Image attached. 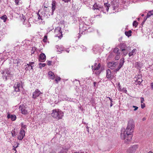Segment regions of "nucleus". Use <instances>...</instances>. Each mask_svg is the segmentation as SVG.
Returning <instances> with one entry per match:
<instances>
[{
    "label": "nucleus",
    "instance_id": "37",
    "mask_svg": "<svg viewBox=\"0 0 153 153\" xmlns=\"http://www.w3.org/2000/svg\"><path fill=\"white\" fill-rule=\"evenodd\" d=\"M25 26L27 27H30L31 25L29 22L27 21L26 24Z\"/></svg>",
    "mask_w": 153,
    "mask_h": 153
},
{
    "label": "nucleus",
    "instance_id": "1",
    "mask_svg": "<svg viewBox=\"0 0 153 153\" xmlns=\"http://www.w3.org/2000/svg\"><path fill=\"white\" fill-rule=\"evenodd\" d=\"M134 123L132 120H129L127 128L123 133L121 134V137L124 140L125 143H128L131 140L133 135Z\"/></svg>",
    "mask_w": 153,
    "mask_h": 153
},
{
    "label": "nucleus",
    "instance_id": "51",
    "mask_svg": "<svg viewBox=\"0 0 153 153\" xmlns=\"http://www.w3.org/2000/svg\"><path fill=\"white\" fill-rule=\"evenodd\" d=\"M113 101L112 100H111L110 101V107H111L112 106L113 104H112Z\"/></svg>",
    "mask_w": 153,
    "mask_h": 153
},
{
    "label": "nucleus",
    "instance_id": "2",
    "mask_svg": "<svg viewBox=\"0 0 153 153\" xmlns=\"http://www.w3.org/2000/svg\"><path fill=\"white\" fill-rule=\"evenodd\" d=\"M51 116L57 120L61 119L64 116V113L61 110L55 109L52 111Z\"/></svg>",
    "mask_w": 153,
    "mask_h": 153
},
{
    "label": "nucleus",
    "instance_id": "30",
    "mask_svg": "<svg viewBox=\"0 0 153 153\" xmlns=\"http://www.w3.org/2000/svg\"><path fill=\"white\" fill-rule=\"evenodd\" d=\"M14 62H15V63H16L17 64V66H19V64L20 63V60H19V59H16L15 60V62L14 61Z\"/></svg>",
    "mask_w": 153,
    "mask_h": 153
},
{
    "label": "nucleus",
    "instance_id": "28",
    "mask_svg": "<svg viewBox=\"0 0 153 153\" xmlns=\"http://www.w3.org/2000/svg\"><path fill=\"white\" fill-rule=\"evenodd\" d=\"M39 68H40V69H42V68L45 67L46 65V64L45 63H40L39 64Z\"/></svg>",
    "mask_w": 153,
    "mask_h": 153
},
{
    "label": "nucleus",
    "instance_id": "60",
    "mask_svg": "<svg viewBox=\"0 0 153 153\" xmlns=\"http://www.w3.org/2000/svg\"><path fill=\"white\" fill-rule=\"evenodd\" d=\"M96 82H94V87H95L96 86Z\"/></svg>",
    "mask_w": 153,
    "mask_h": 153
},
{
    "label": "nucleus",
    "instance_id": "16",
    "mask_svg": "<svg viewBox=\"0 0 153 153\" xmlns=\"http://www.w3.org/2000/svg\"><path fill=\"white\" fill-rule=\"evenodd\" d=\"M56 2L55 1H53L52 3V14L53 12L55 10L56 8Z\"/></svg>",
    "mask_w": 153,
    "mask_h": 153
},
{
    "label": "nucleus",
    "instance_id": "22",
    "mask_svg": "<svg viewBox=\"0 0 153 153\" xmlns=\"http://www.w3.org/2000/svg\"><path fill=\"white\" fill-rule=\"evenodd\" d=\"M141 76H138V78L136 80L137 82H139V84H140L143 81L142 79L140 78Z\"/></svg>",
    "mask_w": 153,
    "mask_h": 153
},
{
    "label": "nucleus",
    "instance_id": "46",
    "mask_svg": "<svg viewBox=\"0 0 153 153\" xmlns=\"http://www.w3.org/2000/svg\"><path fill=\"white\" fill-rule=\"evenodd\" d=\"M152 15H151L150 13H149V12L147 14V15L146 16L147 18H148L150 17Z\"/></svg>",
    "mask_w": 153,
    "mask_h": 153
},
{
    "label": "nucleus",
    "instance_id": "64",
    "mask_svg": "<svg viewBox=\"0 0 153 153\" xmlns=\"http://www.w3.org/2000/svg\"><path fill=\"white\" fill-rule=\"evenodd\" d=\"M145 118H143V120H145Z\"/></svg>",
    "mask_w": 153,
    "mask_h": 153
},
{
    "label": "nucleus",
    "instance_id": "8",
    "mask_svg": "<svg viewBox=\"0 0 153 153\" xmlns=\"http://www.w3.org/2000/svg\"><path fill=\"white\" fill-rule=\"evenodd\" d=\"M46 59V56L45 54L43 53H42L40 54L39 60V61L41 62H44Z\"/></svg>",
    "mask_w": 153,
    "mask_h": 153
},
{
    "label": "nucleus",
    "instance_id": "63",
    "mask_svg": "<svg viewBox=\"0 0 153 153\" xmlns=\"http://www.w3.org/2000/svg\"><path fill=\"white\" fill-rule=\"evenodd\" d=\"M25 20H24V21L23 22V24L25 25Z\"/></svg>",
    "mask_w": 153,
    "mask_h": 153
},
{
    "label": "nucleus",
    "instance_id": "14",
    "mask_svg": "<svg viewBox=\"0 0 153 153\" xmlns=\"http://www.w3.org/2000/svg\"><path fill=\"white\" fill-rule=\"evenodd\" d=\"M100 67V63L97 65V63H95L94 66H92V68L93 71L95 70H98L99 69Z\"/></svg>",
    "mask_w": 153,
    "mask_h": 153
},
{
    "label": "nucleus",
    "instance_id": "19",
    "mask_svg": "<svg viewBox=\"0 0 153 153\" xmlns=\"http://www.w3.org/2000/svg\"><path fill=\"white\" fill-rule=\"evenodd\" d=\"M137 51L136 49H134L131 52H129L128 53V55L129 57H131V56L135 55Z\"/></svg>",
    "mask_w": 153,
    "mask_h": 153
},
{
    "label": "nucleus",
    "instance_id": "5",
    "mask_svg": "<svg viewBox=\"0 0 153 153\" xmlns=\"http://www.w3.org/2000/svg\"><path fill=\"white\" fill-rule=\"evenodd\" d=\"M138 148V146L135 145L131 146L127 149V153H134Z\"/></svg>",
    "mask_w": 153,
    "mask_h": 153
},
{
    "label": "nucleus",
    "instance_id": "29",
    "mask_svg": "<svg viewBox=\"0 0 153 153\" xmlns=\"http://www.w3.org/2000/svg\"><path fill=\"white\" fill-rule=\"evenodd\" d=\"M19 134L22 135L23 136H25V131L23 129H21L19 133Z\"/></svg>",
    "mask_w": 153,
    "mask_h": 153
},
{
    "label": "nucleus",
    "instance_id": "59",
    "mask_svg": "<svg viewBox=\"0 0 153 153\" xmlns=\"http://www.w3.org/2000/svg\"><path fill=\"white\" fill-rule=\"evenodd\" d=\"M107 98H108L109 100L111 101V100H112L111 98L110 97H107Z\"/></svg>",
    "mask_w": 153,
    "mask_h": 153
},
{
    "label": "nucleus",
    "instance_id": "49",
    "mask_svg": "<svg viewBox=\"0 0 153 153\" xmlns=\"http://www.w3.org/2000/svg\"><path fill=\"white\" fill-rule=\"evenodd\" d=\"M18 146V145H17L15 147L14 146H13V150H14V151H15V153H16V149Z\"/></svg>",
    "mask_w": 153,
    "mask_h": 153
},
{
    "label": "nucleus",
    "instance_id": "33",
    "mask_svg": "<svg viewBox=\"0 0 153 153\" xmlns=\"http://www.w3.org/2000/svg\"><path fill=\"white\" fill-rule=\"evenodd\" d=\"M138 25V23L136 21H134L133 23V26H134L135 27H136Z\"/></svg>",
    "mask_w": 153,
    "mask_h": 153
},
{
    "label": "nucleus",
    "instance_id": "56",
    "mask_svg": "<svg viewBox=\"0 0 153 153\" xmlns=\"http://www.w3.org/2000/svg\"><path fill=\"white\" fill-rule=\"evenodd\" d=\"M147 17L146 18V17H145L144 18V22H145L146 21V20L147 19Z\"/></svg>",
    "mask_w": 153,
    "mask_h": 153
},
{
    "label": "nucleus",
    "instance_id": "39",
    "mask_svg": "<svg viewBox=\"0 0 153 153\" xmlns=\"http://www.w3.org/2000/svg\"><path fill=\"white\" fill-rule=\"evenodd\" d=\"M119 54L120 53H119V54H118L115 57V59L116 60H118L120 58Z\"/></svg>",
    "mask_w": 153,
    "mask_h": 153
},
{
    "label": "nucleus",
    "instance_id": "48",
    "mask_svg": "<svg viewBox=\"0 0 153 153\" xmlns=\"http://www.w3.org/2000/svg\"><path fill=\"white\" fill-rule=\"evenodd\" d=\"M47 62V64L48 65H51L52 61H48Z\"/></svg>",
    "mask_w": 153,
    "mask_h": 153
},
{
    "label": "nucleus",
    "instance_id": "32",
    "mask_svg": "<svg viewBox=\"0 0 153 153\" xmlns=\"http://www.w3.org/2000/svg\"><path fill=\"white\" fill-rule=\"evenodd\" d=\"M24 136H23L22 135L19 134L18 137L17 138L19 140H21L23 138Z\"/></svg>",
    "mask_w": 153,
    "mask_h": 153
},
{
    "label": "nucleus",
    "instance_id": "44",
    "mask_svg": "<svg viewBox=\"0 0 153 153\" xmlns=\"http://www.w3.org/2000/svg\"><path fill=\"white\" fill-rule=\"evenodd\" d=\"M62 1L65 3H68L70 2L71 0H62Z\"/></svg>",
    "mask_w": 153,
    "mask_h": 153
},
{
    "label": "nucleus",
    "instance_id": "40",
    "mask_svg": "<svg viewBox=\"0 0 153 153\" xmlns=\"http://www.w3.org/2000/svg\"><path fill=\"white\" fill-rule=\"evenodd\" d=\"M60 79L61 78L59 77L56 78L55 79V81L56 82V83H58V81H60Z\"/></svg>",
    "mask_w": 153,
    "mask_h": 153
},
{
    "label": "nucleus",
    "instance_id": "23",
    "mask_svg": "<svg viewBox=\"0 0 153 153\" xmlns=\"http://www.w3.org/2000/svg\"><path fill=\"white\" fill-rule=\"evenodd\" d=\"M131 30H129L128 31H126L125 32V35L128 36V37L131 36Z\"/></svg>",
    "mask_w": 153,
    "mask_h": 153
},
{
    "label": "nucleus",
    "instance_id": "41",
    "mask_svg": "<svg viewBox=\"0 0 153 153\" xmlns=\"http://www.w3.org/2000/svg\"><path fill=\"white\" fill-rule=\"evenodd\" d=\"M123 55L125 56H126L128 53V52L126 50L125 51H123Z\"/></svg>",
    "mask_w": 153,
    "mask_h": 153
},
{
    "label": "nucleus",
    "instance_id": "7",
    "mask_svg": "<svg viewBox=\"0 0 153 153\" xmlns=\"http://www.w3.org/2000/svg\"><path fill=\"white\" fill-rule=\"evenodd\" d=\"M41 93L40 91L38 89H36L35 91L33 93V98L36 99V98L39 97L40 94Z\"/></svg>",
    "mask_w": 153,
    "mask_h": 153
},
{
    "label": "nucleus",
    "instance_id": "38",
    "mask_svg": "<svg viewBox=\"0 0 153 153\" xmlns=\"http://www.w3.org/2000/svg\"><path fill=\"white\" fill-rule=\"evenodd\" d=\"M47 36L45 35L44 37V38L43 39V41L44 42H47Z\"/></svg>",
    "mask_w": 153,
    "mask_h": 153
},
{
    "label": "nucleus",
    "instance_id": "24",
    "mask_svg": "<svg viewBox=\"0 0 153 153\" xmlns=\"http://www.w3.org/2000/svg\"><path fill=\"white\" fill-rule=\"evenodd\" d=\"M124 59L123 58H122L120 59L119 65H120L122 67V66L123 65L124 63Z\"/></svg>",
    "mask_w": 153,
    "mask_h": 153
},
{
    "label": "nucleus",
    "instance_id": "6",
    "mask_svg": "<svg viewBox=\"0 0 153 153\" xmlns=\"http://www.w3.org/2000/svg\"><path fill=\"white\" fill-rule=\"evenodd\" d=\"M21 86V84L19 82H16L14 85L13 88L15 91L16 92L20 91V88Z\"/></svg>",
    "mask_w": 153,
    "mask_h": 153
},
{
    "label": "nucleus",
    "instance_id": "21",
    "mask_svg": "<svg viewBox=\"0 0 153 153\" xmlns=\"http://www.w3.org/2000/svg\"><path fill=\"white\" fill-rule=\"evenodd\" d=\"M48 74L51 79H53L54 77V75L53 72L51 71H50L48 72Z\"/></svg>",
    "mask_w": 153,
    "mask_h": 153
},
{
    "label": "nucleus",
    "instance_id": "3",
    "mask_svg": "<svg viewBox=\"0 0 153 153\" xmlns=\"http://www.w3.org/2000/svg\"><path fill=\"white\" fill-rule=\"evenodd\" d=\"M89 28V26L85 24L81 23L79 25V33L82 34H85L84 31H86Z\"/></svg>",
    "mask_w": 153,
    "mask_h": 153
},
{
    "label": "nucleus",
    "instance_id": "54",
    "mask_svg": "<svg viewBox=\"0 0 153 153\" xmlns=\"http://www.w3.org/2000/svg\"><path fill=\"white\" fill-rule=\"evenodd\" d=\"M59 153H66L64 150H61Z\"/></svg>",
    "mask_w": 153,
    "mask_h": 153
},
{
    "label": "nucleus",
    "instance_id": "43",
    "mask_svg": "<svg viewBox=\"0 0 153 153\" xmlns=\"http://www.w3.org/2000/svg\"><path fill=\"white\" fill-rule=\"evenodd\" d=\"M122 67L121 66L119 65L118 67L116 69V71H118Z\"/></svg>",
    "mask_w": 153,
    "mask_h": 153
},
{
    "label": "nucleus",
    "instance_id": "57",
    "mask_svg": "<svg viewBox=\"0 0 153 153\" xmlns=\"http://www.w3.org/2000/svg\"><path fill=\"white\" fill-rule=\"evenodd\" d=\"M100 72H95V74H99Z\"/></svg>",
    "mask_w": 153,
    "mask_h": 153
},
{
    "label": "nucleus",
    "instance_id": "13",
    "mask_svg": "<svg viewBox=\"0 0 153 153\" xmlns=\"http://www.w3.org/2000/svg\"><path fill=\"white\" fill-rule=\"evenodd\" d=\"M34 63L33 62H29L27 64V67H26V69H27V70H28L33 69V67L34 66Z\"/></svg>",
    "mask_w": 153,
    "mask_h": 153
},
{
    "label": "nucleus",
    "instance_id": "61",
    "mask_svg": "<svg viewBox=\"0 0 153 153\" xmlns=\"http://www.w3.org/2000/svg\"><path fill=\"white\" fill-rule=\"evenodd\" d=\"M148 153H153V152L151 151H149L148 152Z\"/></svg>",
    "mask_w": 153,
    "mask_h": 153
},
{
    "label": "nucleus",
    "instance_id": "17",
    "mask_svg": "<svg viewBox=\"0 0 153 153\" xmlns=\"http://www.w3.org/2000/svg\"><path fill=\"white\" fill-rule=\"evenodd\" d=\"M7 117L8 119L11 118L12 121H14L16 119V116L15 115H10V114H8Z\"/></svg>",
    "mask_w": 153,
    "mask_h": 153
},
{
    "label": "nucleus",
    "instance_id": "18",
    "mask_svg": "<svg viewBox=\"0 0 153 153\" xmlns=\"http://www.w3.org/2000/svg\"><path fill=\"white\" fill-rule=\"evenodd\" d=\"M120 48L122 51H125L126 48V45L125 44H121L120 45Z\"/></svg>",
    "mask_w": 153,
    "mask_h": 153
},
{
    "label": "nucleus",
    "instance_id": "20",
    "mask_svg": "<svg viewBox=\"0 0 153 153\" xmlns=\"http://www.w3.org/2000/svg\"><path fill=\"white\" fill-rule=\"evenodd\" d=\"M56 48L58 50V51L60 52L64 50V48L61 45L60 46H56Z\"/></svg>",
    "mask_w": 153,
    "mask_h": 153
},
{
    "label": "nucleus",
    "instance_id": "10",
    "mask_svg": "<svg viewBox=\"0 0 153 153\" xmlns=\"http://www.w3.org/2000/svg\"><path fill=\"white\" fill-rule=\"evenodd\" d=\"M117 64V62H109L108 64V67L111 69H114L116 67V66Z\"/></svg>",
    "mask_w": 153,
    "mask_h": 153
},
{
    "label": "nucleus",
    "instance_id": "47",
    "mask_svg": "<svg viewBox=\"0 0 153 153\" xmlns=\"http://www.w3.org/2000/svg\"><path fill=\"white\" fill-rule=\"evenodd\" d=\"M141 103L142 104L143 103V102L144 101V98L143 97H141L140 98Z\"/></svg>",
    "mask_w": 153,
    "mask_h": 153
},
{
    "label": "nucleus",
    "instance_id": "52",
    "mask_svg": "<svg viewBox=\"0 0 153 153\" xmlns=\"http://www.w3.org/2000/svg\"><path fill=\"white\" fill-rule=\"evenodd\" d=\"M38 15L39 16V17H38V19H39V20H40V19H41L42 20V19L41 17L40 16V15L39 14H38Z\"/></svg>",
    "mask_w": 153,
    "mask_h": 153
},
{
    "label": "nucleus",
    "instance_id": "36",
    "mask_svg": "<svg viewBox=\"0 0 153 153\" xmlns=\"http://www.w3.org/2000/svg\"><path fill=\"white\" fill-rule=\"evenodd\" d=\"M114 53H117V54H118V52L119 51L118 48H115L114 49Z\"/></svg>",
    "mask_w": 153,
    "mask_h": 153
},
{
    "label": "nucleus",
    "instance_id": "34",
    "mask_svg": "<svg viewBox=\"0 0 153 153\" xmlns=\"http://www.w3.org/2000/svg\"><path fill=\"white\" fill-rule=\"evenodd\" d=\"M11 134L12 136L13 137H14L15 136H16V132L15 131V129H14L13 130L12 132H11Z\"/></svg>",
    "mask_w": 153,
    "mask_h": 153
},
{
    "label": "nucleus",
    "instance_id": "9",
    "mask_svg": "<svg viewBox=\"0 0 153 153\" xmlns=\"http://www.w3.org/2000/svg\"><path fill=\"white\" fill-rule=\"evenodd\" d=\"M19 109L21 111V112L22 114L25 115L28 113L26 109V108L25 106L23 105H21L19 106Z\"/></svg>",
    "mask_w": 153,
    "mask_h": 153
},
{
    "label": "nucleus",
    "instance_id": "27",
    "mask_svg": "<svg viewBox=\"0 0 153 153\" xmlns=\"http://www.w3.org/2000/svg\"><path fill=\"white\" fill-rule=\"evenodd\" d=\"M36 49L37 48L36 47H32L31 50V54L34 53L35 51H36Z\"/></svg>",
    "mask_w": 153,
    "mask_h": 153
},
{
    "label": "nucleus",
    "instance_id": "26",
    "mask_svg": "<svg viewBox=\"0 0 153 153\" xmlns=\"http://www.w3.org/2000/svg\"><path fill=\"white\" fill-rule=\"evenodd\" d=\"M104 6L105 7H106V10L107 11H108L109 9V4L108 3H104Z\"/></svg>",
    "mask_w": 153,
    "mask_h": 153
},
{
    "label": "nucleus",
    "instance_id": "11",
    "mask_svg": "<svg viewBox=\"0 0 153 153\" xmlns=\"http://www.w3.org/2000/svg\"><path fill=\"white\" fill-rule=\"evenodd\" d=\"M106 76L108 79H111L113 78L114 76L111 74V72L110 69L106 70Z\"/></svg>",
    "mask_w": 153,
    "mask_h": 153
},
{
    "label": "nucleus",
    "instance_id": "50",
    "mask_svg": "<svg viewBox=\"0 0 153 153\" xmlns=\"http://www.w3.org/2000/svg\"><path fill=\"white\" fill-rule=\"evenodd\" d=\"M132 107L134 108V111H136L138 108V107L136 106L133 105Z\"/></svg>",
    "mask_w": 153,
    "mask_h": 153
},
{
    "label": "nucleus",
    "instance_id": "55",
    "mask_svg": "<svg viewBox=\"0 0 153 153\" xmlns=\"http://www.w3.org/2000/svg\"><path fill=\"white\" fill-rule=\"evenodd\" d=\"M86 128L87 129V131H88V132L89 133V127H88V126H86Z\"/></svg>",
    "mask_w": 153,
    "mask_h": 153
},
{
    "label": "nucleus",
    "instance_id": "42",
    "mask_svg": "<svg viewBox=\"0 0 153 153\" xmlns=\"http://www.w3.org/2000/svg\"><path fill=\"white\" fill-rule=\"evenodd\" d=\"M20 0H13V1L15 2L16 4L17 5L19 4V1Z\"/></svg>",
    "mask_w": 153,
    "mask_h": 153
},
{
    "label": "nucleus",
    "instance_id": "58",
    "mask_svg": "<svg viewBox=\"0 0 153 153\" xmlns=\"http://www.w3.org/2000/svg\"><path fill=\"white\" fill-rule=\"evenodd\" d=\"M151 88L153 89V83H151Z\"/></svg>",
    "mask_w": 153,
    "mask_h": 153
},
{
    "label": "nucleus",
    "instance_id": "25",
    "mask_svg": "<svg viewBox=\"0 0 153 153\" xmlns=\"http://www.w3.org/2000/svg\"><path fill=\"white\" fill-rule=\"evenodd\" d=\"M0 18L3 20L4 22H5L6 21L7 17L6 15H4L1 16Z\"/></svg>",
    "mask_w": 153,
    "mask_h": 153
},
{
    "label": "nucleus",
    "instance_id": "53",
    "mask_svg": "<svg viewBox=\"0 0 153 153\" xmlns=\"http://www.w3.org/2000/svg\"><path fill=\"white\" fill-rule=\"evenodd\" d=\"M149 12L150 13L151 15H153V10L150 11H149Z\"/></svg>",
    "mask_w": 153,
    "mask_h": 153
},
{
    "label": "nucleus",
    "instance_id": "62",
    "mask_svg": "<svg viewBox=\"0 0 153 153\" xmlns=\"http://www.w3.org/2000/svg\"><path fill=\"white\" fill-rule=\"evenodd\" d=\"M75 80L77 82H78L79 83V80Z\"/></svg>",
    "mask_w": 153,
    "mask_h": 153
},
{
    "label": "nucleus",
    "instance_id": "4",
    "mask_svg": "<svg viewBox=\"0 0 153 153\" xmlns=\"http://www.w3.org/2000/svg\"><path fill=\"white\" fill-rule=\"evenodd\" d=\"M13 76V74H10V72L7 69H6L3 72L2 77L5 80H7L8 77H11Z\"/></svg>",
    "mask_w": 153,
    "mask_h": 153
},
{
    "label": "nucleus",
    "instance_id": "15",
    "mask_svg": "<svg viewBox=\"0 0 153 153\" xmlns=\"http://www.w3.org/2000/svg\"><path fill=\"white\" fill-rule=\"evenodd\" d=\"M55 32L56 33H58V34H61V35H59L58 36H58L59 38L60 37H62V31H61L60 30V28L58 27L55 30Z\"/></svg>",
    "mask_w": 153,
    "mask_h": 153
},
{
    "label": "nucleus",
    "instance_id": "45",
    "mask_svg": "<svg viewBox=\"0 0 153 153\" xmlns=\"http://www.w3.org/2000/svg\"><path fill=\"white\" fill-rule=\"evenodd\" d=\"M141 108H143L144 107H145V104L144 103H143L141 104Z\"/></svg>",
    "mask_w": 153,
    "mask_h": 153
},
{
    "label": "nucleus",
    "instance_id": "35",
    "mask_svg": "<svg viewBox=\"0 0 153 153\" xmlns=\"http://www.w3.org/2000/svg\"><path fill=\"white\" fill-rule=\"evenodd\" d=\"M22 128L21 129H25L26 128V125H24L23 123H21Z\"/></svg>",
    "mask_w": 153,
    "mask_h": 153
},
{
    "label": "nucleus",
    "instance_id": "12",
    "mask_svg": "<svg viewBox=\"0 0 153 153\" xmlns=\"http://www.w3.org/2000/svg\"><path fill=\"white\" fill-rule=\"evenodd\" d=\"M102 7H101L100 5H99L97 3H95L93 5L92 7V9L94 10H102Z\"/></svg>",
    "mask_w": 153,
    "mask_h": 153
},
{
    "label": "nucleus",
    "instance_id": "31",
    "mask_svg": "<svg viewBox=\"0 0 153 153\" xmlns=\"http://www.w3.org/2000/svg\"><path fill=\"white\" fill-rule=\"evenodd\" d=\"M135 67L138 68L139 67H140V62H136L135 63Z\"/></svg>",
    "mask_w": 153,
    "mask_h": 153
}]
</instances>
